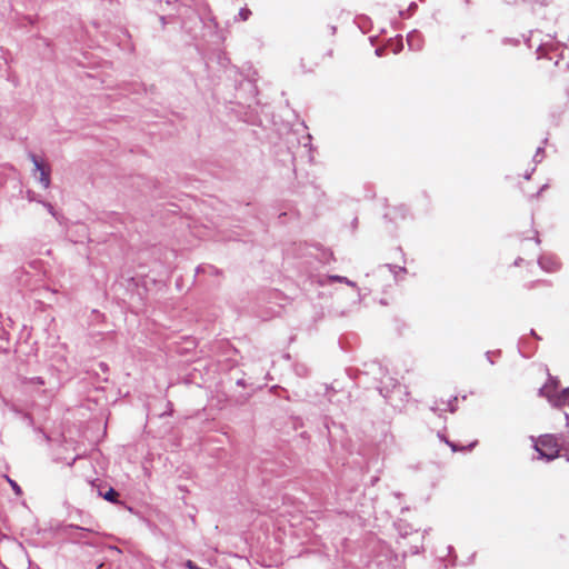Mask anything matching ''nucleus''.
<instances>
[{
	"mask_svg": "<svg viewBox=\"0 0 569 569\" xmlns=\"http://www.w3.org/2000/svg\"><path fill=\"white\" fill-rule=\"evenodd\" d=\"M535 449L547 460H553L560 456V442L553 435L540 436L535 442Z\"/></svg>",
	"mask_w": 569,
	"mask_h": 569,
	"instance_id": "1",
	"label": "nucleus"
},
{
	"mask_svg": "<svg viewBox=\"0 0 569 569\" xmlns=\"http://www.w3.org/2000/svg\"><path fill=\"white\" fill-rule=\"evenodd\" d=\"M557 382L551 381V383H547L541 388V393L548 398V400L555 407H569V388L563 389L561 392H556Z\"/></svg>",
	"mask_w": 569,
	"mask_h": 569,
	"instance_id": "2",
	"label": "nucleus"
},
{
	"mask_svg": "<svg viewBox=\"0 0 569 569\" xmlns=\"http://www.w3.org/2000/svg\"><path fill=\"white\" fill-rule=\"evenodd\" d=\"M31 160L36 167V170L39 171V180L42 183L43 188H49L50 186V167L42 161H40L34 154L31 156Z\"/></svg>",
	"mask_w": 569,
	"mask_h": 569,
	"instance_id": "3",
	"label": "nucleus"
},
{
	"mask_svg": "<svg viewBox=\"0 0 569 569\" xmlns=\"http://www.w3.org/2000/svg\"><path fill=\"white\" fill-rule=\"evenodd\" d=\"M556 67L558 70L553 74V78L566 84V90L569 91V64L563 63L560 64L559 61H556Z\"/></svg>",
	"mask_w": 569,
	"mask_h": 569,
	"instance_id": "4",
	"label": "nucleus"
},
{
	"mask_svg": "<svg viewBox=\"0 0 569 569\" xmlns=\"http://www.w3.org/2000/svg\"><path fill=\"white\" fill-rule=\"evenodd\" d=\"M519 184H521V181H519ZM520 188L529 197L538 196L540 193V191L542 190V187H540L539 184H537L535 187H528V188H523L522 186H520Z\"/></svg>",
	"mask_w": 569,
	"mask_h": 569,
	"instance_id": "5",
	"label": "nucleus"
},
{
	"mask_svg": "<svg viewBox=\"0 0 569 569\" xmlns=\"http://www.w3.org/2000/svg\"><path fill=\"white\" fill-rule=\"evenodd\" d=\"M447 443L451 447L452 451H463V450L473 448L477 445V440L470 442L468 446H461V447H459L457 443L449 442V441H447Z\"/></svg>",
	"mask_w": 569,
	"mask_h": 569,
	"instance_id": "6",
	"label": "nucleus"
},
{
	"mask_svg": "<svg viewBox=\"0 0 569 569\" xmlns=\"http://www.w3.org/2000/svg\"><path fill=\"white\" fill-rule=\"evenodd\" d=\"M119 493L113 489L110 488L103 496V498L110 502L117 503L118 502Z\"/></svg>",
	"mask_w": 569,
	"mask_h": 569,
	"instance_id": "7",
	"label": "nucleus"
},
{
	"mask_svg": "<svg viewBox=\"0 0 569 569\" xmlns=\"http://www.w3.org/2000/svg\"><path fill=\"white\" fill-rule=\"evenodd\" d=\"M8 482L11 485L12 489L17 492V493H21V489L20 487L17 485V482H14L13 480H11L9 477H6Z\"/></svg>",
	"mask_w": 569,
	"mask_h": 569,
	"instance_id": "8",
	"label": "nucleus"
},
{
	"mask_svg": "<svg viewBox=\"0 0 569 569\" xmlns=\"http://www.w3.org/2000/svg\"><path fill=\"white\" fill-rule=\"evenodd\" d=\"M249 14H250V10H248V9H242L240 11V16H241L242 20H247Z\"/></svg>",
	"mask_w": 569,
	"mask_h": 569,
	"instance_id": "9",
	"label": "nucleus"
},
{
	"mask_svg": "<svg viewBox=\"0 0 569 569\" xmlns=\"http://www.w3.org/2000/svg\"><path fill=\"white\" fill-rule=\"evenodd\" d=\"M529 179H530V176H528V174H525V176H523V180H525V181H528Z\"/></svg>",
	"mask_w": 569,
	"mask_h": 569,
	"instance_id": "10",
	"label": "nucleus"
}]
</instances>
